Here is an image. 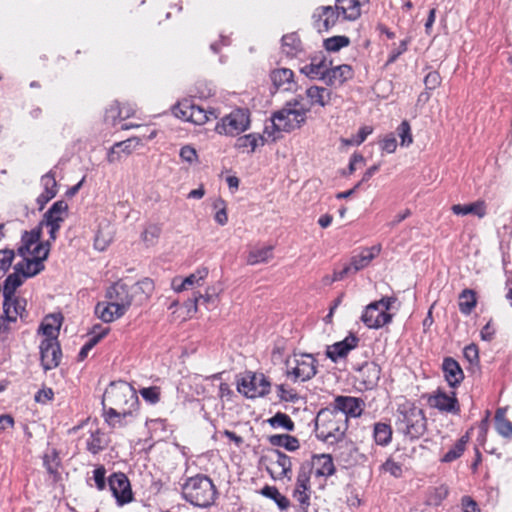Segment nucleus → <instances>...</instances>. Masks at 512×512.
Masks as SVG:
<instances>
[{
  "mask_svg": "<svg viewBox=\"0 0 512 512\" xmlns=\"http://www.w3.org/2000/svg\"><path fill=\"white\" fill-rule=\"evenodd\" d=\"M14 256H15V253L13 250H10V249L0 250V278L2 276H4V274L11 267Z\"/></svg>",
  "mask_w": 512,
  "mask_h": 512,
  "instance_id": "nucleus-52",
  "label": "nucleus"
},
{
  "mask_svg": "<svg viewBox=\"0 0 512 512\" xmlns=\"http://www.w3.org/2000/svg\"><path fill=\"white\" fill-rule=\"evenodd\" d=\"M397 134L400 138L401 146L408 147L413 143L411 127L407 120L402 121L401 124L398 126Z\"/></svg>",
  "mask_w": 512,
  "mask_h": 512,
  "instance_id": "nucleus-50",
  "label": "nucleus"
},
{
  "mask_svg": "<svg viewBox=\"0 0 512 512\" xmlns=\"http://www.w3.org/2000/svg\"><path fill=\"white\" fill-rule=\"evenodd\" d=\"M26 278L18 271H15L8 275L4 281L2 293L3 297H12L18 287H20Z\"/></svg>",
  "mask_w": 512,
  "mask_h": 512,
  "instance_id": "nucleus-41",
  "label": "nucleus"
},
{
  "mask_svg": "<svg viewBox=\"0 0 512 512\" xmlns=\"http://www.w3.org/2000/svg\"><path fill=\"white\" fill-rule=\"evenodd\" d=\"M315 433L319 440L327 444H335L344 439L348 423L346 419H339L338 416L325 418L324 422L315 420Z\"/></svg>",
  "mask_w": 512,
  "mask_h": 512,
  "instance_id": "nucleus-9",
  "label": "nucleus"
},
{
  "mask_svg": "<svg viewBox=\"0 0 512 512\" xmlns=\"http://www.w3.org/2000/svg\"><path fill=\"white\" fill-rule=\"evenodd\" d=\"M136 410H106L103 411V418L107 425L113 429L123 428L128 425V418L133 417Z\"/></svg>",
  "mask_w": 512,
  "mask_h": 512,
  "instance_id": "nucleus-28",
  "label": "nucleus"
},
{
  "mask_svg": "<svg viewBox=\"0 0 512 512\" xmlns=\"http://www.w3.org/2000/svg\"><path fill=\"white\" fill-rule=\"evenodd\" d=\"M102 408L106 410H138L139 399L133 386L125 381L111 382L103 393Z\"/></svg>",
  "mask_w": 512,
  "mask_h": 512,
  "instance_id": "nucleus-1",
  "label": "nucleus"
},
{
  "mask_svg": "<svg viewBox=\"0 0 512 512\" xmlns=\"http://www.w3.org/2000/svg\"><path fill=\"white\" fill-rule=\"evenodd\" d=\"M260 493L273 500L280 510H286L290 507V500L282 495L275 486L266 485L261 489Z\"/></svg>",
  "mask_w": 512,
  "mask_h": 512,
  "instance_id": "nucleus-40",
  "label": "nucleus"
},
{
  "mask_svg": "<svg viewBox=\"0 0 512 512\" xmlns=\"http://www.w3.org/2000/svg\"><path fill=\"white\" fill-rule=\"evenodd\" d=\"M183 498L193 506L210 507L217 496V490L212 480L203 474L190 477L182 485Z\"/></svg>",
  "mask_w": 512,
  "mask_h": 512,
  "instance_id": "nucleus-2",
  "label": "nucleus"
},
{
  "mask_svg": "<svg viewBox=\"0 0 512 512\" xmlns=\"http://www.w3.org/2000/svg\"><path fill=\"white\" fill-rule=\"evenodd\" d=\"M392 427L388 423L377 422L374 424L373 437L377 445L387 446L392 441Z\"/></svg>",
  "mask_w": 512,
  "mask_h": 512,
  "instance_id": "nucleus-37",
  "label": "nucleus"
},
{
  "mask_svg": "<svg viewBox=\"0 0 512 512\" xmlns=\"http://www.w3.org/2000/svg\"><path fill=\"white\" fill-rule=\"evenodd\" d=\"M350 39L344 35L333 36L324 40L323 46L329 52H337L349 46Z\"/></svg>",
  "mask_w": 512,
  "mask_h": 512,
  "instance_id": "nucleus-48",
  "label": "nucleus"
},
{
  "mask_svg": "<svg viewBox=\"0 0 512 512\" xmlns=\"http://www.w3.org/2000/svg\"><path fill=\"white\" fill-rule=\"evenodd\" d=\"M440 83L441 76L437 71L429 72L424 78V84L426 89L428 90L436 89L440 85Z\"/></svg>",
  "mask_w": 512,
  "mask_h": 512,
  "instance_id": "nucleus-60",
  "label": "nucleus"
},
{
  "mask_svg": "<svg viewBox=\"0 0 512 512\" xmlns=\"http://www.w3.org/2000/svg\"><path fill=\"white\" fill-rule=\"evenodd\" d=\"M44 465H45L48 473L53 476L54 480H56L59 475V473H58L59 461H58V457L55 452H53L51 455H48V454L45 455Z\"/></svg>",
  "mask_w": 512,
  "mask_h": 512,
  "instance_id": "nucleus-54",
  "label": "nucleus"
},
{
  "mask_svg": "<svg viewBox=\"0 0 512 512\" xmlns=\"http://www.w3.org/2000/svg\"><path fill=\"white\" fill-rule=\"evenodd\" d=\"M395 302L393 297H383L366 306L361 320L370 329H379L392 321V314L387 311Z\"/></svg>",
  "mask_w": 512,
  "mask_h": 512,
  "instance_id": "nucleus-6",
  "label": "nucleus"
},
{
  "mask_svg": "<svg viewBox=\"0 0 512 512\" xmlns=\"http://www.w3.org/2000/svg\"><path fill=\"white\" fill-rule=\"evenodd\" d=\"M299 40L295 34H288L282 37V46L287 54H293L299 47Z\"/></svg>",
  "mask_w": 512,
  "mask_h": 512,
  "instance_id": "nucleus-57",
  "label": "nucleus"
},
{
  "mask_svg": "<svg viewBox=\"0 0 512 512\" xmlns=\"http://www.w3.org/2000/svg\"><path fill=\"white\" fill-rule=\"evenodd\" d=\"M49 255V249L37 246L36 255L21 256L23 259L14 266L25 278L33 277L44 270V261Z\"/></svg>",
  "mask_w": 512,
  "mask_h": 512,
  "instance_id": "nucleus-13",
  "label": "nucleus"
},
{
  "mask_svg": "<svg viewBox=\"0 0 512 512\" xmlns=\"http://www.w3.org/2000/svg\"><path fill=\"white\" fill-rule=\"evenodd\" d=\"M259 143L261 145H264L265 138L260 134L250 133V134H246L244 136L238 137L236 140V143H235V147L238 149L250 147L251 148L250 152L252 153L255 151V149L257 148Z\"/></svg>",
  "mask_w": 512,
  "mask_h": 512,
  "instance_id": "nucleus-44",
  "label": "nucleus"
},
{
  "mask_svg": "<svg viewBox=\"0 0 512 512\" xmlns=\"http://www.w3.org/2000/svg\"><path fill=\"white\" fill-rule=\"evenodd\" d=\"M353 71L351 66L343 64L333 68L327 66L326 76H324V82L328 86L341 85L346 80L352 78Z\"/></svg>",
  "mask_w": 512,
  "mask_h": 512,
  "instance_id": "nucleus-26",
  "label": "nucleus"
},
{
  "mask_svg": "<svg viewBox=\"0 0 512 512\" xmlns=\"http://www.w3.org/2000/svg\"><path fill=\"white\" fill-rule=\"evenodd\" d=\"M109 488L119 506L130 503L133 500V493L128 477L124 473H114L109 479Z\"/></svg>",
  "mask_w": 512,
  "mask_h": 512,
  "instance_id": "nucleus-16",
  "label": "nucleus"
},
{
  "mask_svg": "<svg viewBox=\"0 0 512 512\" xmlns=\"http://www.w3.org/2000/svg\"><path fill=\"white\" fill-rule=\"evenodd\" d=\"M364 401L351 396H337L330 407L321 409L317 414V421L324 422L325 418L338 416L339 419L359 417L363 412Z\"/></svg>",
  "mask_w": 512,
  "mask_h": 512,
  "instance_id": "nucleus-4",
  "label": "nucleus"
},
{
  "mask_svg": "<svg viewBox=\"0 0 512 512\" xmlns=\"http://www.w3.org/2000/svg\"><path fill=\"white\" fill-rule=\"evenodd\" d=\"M310 107H283L272 115V127L278 132H291L306 122V114Z\"/></svg>",
  "mask_w": 512,
  "mask_h": 512,
  "instance_id": "nucleus-5",
  "label": "nucleus"
},
{
  "mask_svg": "<svg viewBox=\"0 0 512 512\" xmlns=\"http://www.w3.org/2000/svg\"><path fill=\"white\" fill-rule=\"evenodd\" d=\"M310 105L326 106L331 100V91L324 87L311 86L306 90Z\"/></svg>",
  "mask_w": 512,
  "mask_h": 512,
  "instance_id": "nucleus-31",
  "label": "nucleus"
},
{
  "mask_svg": "<svg viewBox=\"0 0 512 512\" xmlns=\"http://www.w3.org/2000/svg\"><path fill=\"white\" fill-rule=\"evenodd\" d=\"M95 434L92 431H89L88 435H83L78 444L80 446H84L87 450H89L92 454H96V445H95Z\"/></svg>",
  "mask_w": 512,
  "mask_h": 512,
  "instance_id": "nucleus-61",
  "label": "nucleus"
},
{
  "mask_svg": "<svg viewBox=\"0 0 512 512\" xmlns=\"http://www.w3.org/2000/svg\"><path fill=\"white\" fill-rule=\"evenodd\" d=\"M397 141L393 134L387 135L381 142V149L387 153L395 152Z\"/></svg>",
  "mask_w": 512,
  "mask_h": 512,
  "instance_id": "nucleus-62",
  "label": "nucleus"
},
{
  "mask_svg": "<svg viewBox=\"0 0 512 512\" xmlns=\"http://www.w3.org/2000/svg\"><path fill=\"white\" fill-rule=\"evenodd\" d=\"M26 305L27 301L24 298L17 297H4L3 313L5 322H16L17 318H26Z\"/></svg>",
  "mask_w": 512,
  "mask_h": 512,
  "instance_id": "nucleus-21",
  "label": "nucleus"
},
{
  "mask_svg": "<svg viewBox=\"0 0 512 512\" xmlns=\"http://www.w3.org/2000/svg\"><path fill=\"white\" fill-rule=\"evenodd\" d=\"M278 397L284 402H296L299 400V395L294 389H287L283 384L277 385Z\"/></svg>",
  "mask_w": 512,
  "mask_h": 512,
  "instance_id": "nucleus-55",
  "label": "nucleus"
},
{
  "mask_svg": "<svg viewBox=\"0 0 512 512\" xmlns=\"http://www.w3.org/2000/svg\"><path fill=\"white\" fill-rule=\"evenodd\" d=\"M495 428L501 436L512 437V422L506 418V410L503 408L497 409L495 413Z\"/></svg>",
  "mask_w": 512,
  "mask_h": 512,
  "instance_id": "nucleus-42",
  "label": "nucleus"
},
{
  "mask_svg": "<svg viewBox=\"0 0 512 512\" xmlns=\"http://www.w3.org/2000/svg\"><path fill=\"white\" fill-rule=\"evenodd\" d=\"M139 393L149 404H156L160 401L161 389L158 386L142 388Z\"/></svg>",
  "mask_w": 512,
  "mask_h": 512,
  "instance_id": "nucleus-51",
  "label": "nucleus"
},
{
  "mask_svg": "<svg viewBox=\"0 0 512 512\" xmlns=\"http://www.w3.org/2000/svg\"><path fill=\"white\" fill-rule=\"evenodd\" d=\"M61 314H51L45 317L44 321L40 326V331L43 333L45 338H53L57 340L58 333L62 324Z\"/></svg>",
  "mask_w": 512,
  "mask_h": 512,
  "instance_id": "nucleus-30",
  "label": "nucleus"
},
{
  "mask_svg": "<svg viewBox=\"0 0 512 512\" xmlns=\"http://www.w3.org/2000/svg\"><path fill=\"white\" fill-rule=\"evenodd\" d=\"M207 275L208 270L206 268H202L198 269L196 272L190 274L182 280L184 281V285H187L188 288H191L194 285H199L200 281L203 280Z\"/></svg>",
  "mask_w": 512,
  "mask_h": 512,
  "instance_id": "nucleus-56",
  "label": "nucleus"
},
{
  "mask_svg": "<svg viewBox=\"0 0 512 512\" xmlns=\"http://www.w3.org/2000/svg\"><path fill=\"white\" fill-rule=\"evenodd\" d=\"M294 73L288 68L275 69L271 72L270 78L276 90L293 91L296 83L293 79Z\"/></svg>",
  "mask_w": 512,
  "mask_h": 512,
  "instance_id": "nucleus-24",
  "label": "nucleus"
},
{
  "mask_svg": "<svg viewBox=\"0 0 512 512\" xmlns=\"http://www.w3.org/2000/svg\"><path fill=\"white\" fill-rule=\"evenodd\" d=\"M123 315L124 314H119V312H116L114 306H112V303L108 301L107 306L102 309L101 314L100 316H98V318H101L105 323H109L120 318Z\"/></svg>",
  "mask_w": 512,
  "mask_h": 512,
  "instance_id": "nucleus-58",
  "label": "nucleus"
},
{
  "mask_svg": "<svg viewBox=\"0 0 512 512\" xmlns=\"http://www.w3.org/2000/svg\"><path fill=\"white\" fill-rule=\"evenodd\" d=\"M173 113L176 117L196 125H203L211 118H217L213 111H207L204 108L195 105L191 100L178 102L173 107Z\"/></svg>",
  "mask_w": 512,
  "mask_h": 512,
  "instance_id": "nucleus-10",
  "label": "nucleus"
},
{
  "mask_svg": "<svg viewBox=\"0 0 512 512\" xmlns=\"http://www.w3.org/2000/svg\"><path fill=\"white\" fill-rule=\"evenodd\" d=\"M267 422L273 428H283L289 432L295 429V424L290 416L282 412H277L273 417L269 418Z\"/></svg>",
  "mask_w": 512,
  "mask_h": 512,
  "instance_id": "nucleus-47",
  "label": "nucleus"
},
{
  "mask_svg": "<svg viewBox=\"0 0 512 512\" xmlns=\"http://www.w3.org/2000/svg\"><path fill=\"white\" fill-rule=\"evenodd\" d=\"M359 338L353 334H349L342 341L327 346L326 356L334 363L339 359L346 358L351 350L356 348Z\"/></svg>",
  "mask_w": 512,
  "mask_h": 512,
  "instance_id": "nucleus-20",
  "label": "nucleus"
},
{
  "mask_svg": "<svg viewBox=\"0 0 512 512\" xmlns=\"http://www.w3.org/2000/svg\"><path fill=\"white\" fill-rule=\"evenodd\" d=\"M464 357L471 363L479 361L478 348L475 344H470L464 348Z\"/></svg>",
  "mask_w": 512,
  "mask_h": 512,
  "instance_id": "nucleus-64",
  "label": "nucleus"
},
{
  "mask_svg": "<svg viewBox=\"0 0 512 512\" xmlns=\"http://www.w3.org/2000/svg\"><path fill=\"white\" fill-rule=\"evenodd\" d=\"M363 369L368 372V379L365 380L367 385H376L380 379L381 369L375 363L366 364Z\"/></svg>",
  "mask_w": 512,
  "mask_h": 512,
  "instance_id": "nucleus-53",
  "label": "nucleus"
},
{
  "mask_svg": "<svg viewBox=\"0 0 512 512\" xmlns=\"http://www.w3.org/2000/svg\"><path fill=\"white\" fill-rule=\"evenodd\" d=\"M268 441L272 446L283 447L288 451H296L300 447L299 440L289 434H275L268 437Z\"/></svg>",
  "mask_w": 512,
  "mask_h": 512,
  "instance_id": "nucleus-35",
  "label": "nucleus"
},
{
  "mask_svg": "<svg viewBox=\"0 0 512 512\" xmlns=\"http://www.w3.org/2000/svg\"><path fill=\"white\" fill-rule=\"evenodd\" d=\"M271 383L263 373H252L238 383V391L247 398L264 397L269 394Z\"/></svg>",
  "mask_w": 512,
  "mask_h": 512,
  "instance_id": "nucleus-11",
  "label": "nucleus"
},
{
  "mask_svg": "<svg viewBox=\"0 0 512 512\" xmlns=\"http://www.w3.org/2000/svg\"><path fill=\"white\" fill-rule=\"evenodd\" d=\"M68 205L65 201H56L44 214L42 224L60 226L67 215Z\"/></svg>",
  "mask_w": 512,
  "mask_h": 512,
  "instance_id": "nucleus-27",
  "label": "nucleus"
},
{
  "mask_svg": "<svg viewBox=\"0 0 512 512\" xmlns=\"http://www.w3.org/2000/svg\"><path fill=\"white\" fill-rule=\"evenodd\" d=\"M314 465L316 466L315 474L317 476H331L335 472L332 457L322 454L314 456Z\"/></svg>",
  "mask_w": 512,
  "mask_h": 512,
  "instance_id": "nucleus-38",
  "label": "nucleus"
},
{
  "mask_svg": "<svg viewBox=\"0 0 512 512\" xmlns=\"http://www.w3.org/2000/svg\"><path fill=\"white\" fill-rule=\"evenodd\" d=\"M267 459L271 465L267 470L274 480L292 479L291 457L278 449H271Z\"/></svg>",
  "mask_w": 512,
  "mask_h": 512,
  "instance_id": "nucleus-12",
  "label": "nucleus"
},
{
  "mask_svg": "<svg viewBox=\"0 0 512 512\" xmlns=\"http://www.w3.org/2000/svg\"><path fill=\"white\" fill-rule=\"evenodd\" d=\"M294 363L292 370L287 372L293 376L294 381H308L317 373L316 360L310 354L295 355Z\"/></svg>",
  "mask_w": 512,
  "mask_h": 512,
  "instance_id": "nucleus-17",
  "label": "nucleus"
},
{
  "mask_svg": "<svg viewBox=\"0 0 512 512\" xmlns=\"http://www.w3.org/2000/svg\"><path fill=\"white\" fill-rule=\"evenodd\" d=\"M180 157L183 161L193 163L197 159V153L193 147L186 145L181 148Z\"/></svg>",
  "mask_w": 512,
  "mask_h": 512,
  "instance_id": "nucleus-63",
  "label": "nucleus"
},
{
  "mask_svg": "<svg viewBox=\"0 0 512 512\" xmlns=\"http://www.w3.org/2000/svg\"><path fill=\"white\" fill-rule=\"evenodd\" d=\"M40 239V231L32 230L25 231L21 237V245L17 249V253L19 256H30L32 254L36 255L37 246H41L44 249L50 250L49 241L46 243L39 242Z\"/></svg>",
  "mask_w": 512,
  "mask_h": 512,
  "instance_id": "nucleus-22",
  "label": "nucleus"
},
{
  "mask_svg": "<svg viewBox=\"0 0 512 512\" xmlns=\"http://www.w3.org/2000/svg\"><path fill=\"white\" fill-rule=\"evenodd\" d=\"M341 14L340 9L335 6H321L313 14L314 26L318 32H328L337 23Z\"/></svg>",
  "mask_w": 512,
  "mask_h": 512,
  "instance_id": "nucleus-19",
  "label": "nucleus"
},
{
  "mask_svg": "<svg viewBox=\"0 0 512 512\" xmlns=\"http://www.w3.org/2000/svg\"><path fill=\"white\" fill-rule=\"evenodd\" d=\"M428 404L443 413L458 415L460 413V405L455 392L450 395L438 389L433 395L428 397Z\"/></svg>",
  "mask_w": 512,
  "mask_h": 512,
  "instance_id": "nucleus-18",
  "label": "nucleus"
},
{
  "mask_svg": "<svg viewBox=\"0 0 512 512\" xmlns=\"http://www.w3.org/2000/svg\"><path fill=\"white\" fill-rule=\"evenodd\" d=\"M115 229L109 223L105 222L100 224V230H98V250H104L114 238Z\"/></svg>",
  "mask_w": 512,
  "mask_h": 512,
  "instance_id": "nucleus-45",
  "label": "nucleus"
},
{
  "mask_svg": "<svg viewBox=\"0 0 512 512\" xmlns=\"http://www.w3.org/2000/svg\"><path fill=\"white\" fill-rule=\"evenodd\" d=\"M162 232V227L159 224H149L143 231L141 237L146 245H154Z\"/></svg>",
  "mask_w": 512,
  "mask_h": 512,
  "instance_id": "nucleus-49",
  "label": "nucleus"
},
{
  "mask_svg": "<svg viewBox=\"0 0 512 512\" xmlns=\"http://www.w3.org/2000/svg\"><path fill=\"white\" fill-rule=\"evenodd\" d=\"M311 470L312 467L309 463L301 464L298 470L295 487L292 492V498L296 502L297 512H308L310 507L312 493L310 484Z\"/></svg>",
  "mask_w": 512,
  "mask_h": 512,
  "instance_id": "nucleus-8",
  "label": "nucleus"
},
{
  "mask_svg": "<svg viewBox=\"0 0 512 512\" xmlns=\"http://www.w3.org/2000/svg\"><path fill=\"white\" fill-rule=\"evenodd\" d=\"M250 111L247 108H236L221 118L215 131L220 135L237 136L250 127Z\"/></svg>",
  "mask_w": 512,
  "mask_h": 512,
  "instance_id": "nucleus-7",
  "label": "nucleus"
},
{
  "mask_svg": "<svg viewBox=\"0 0 512 512\" xmlns=\"http://www.w3.org/2000/svg\"><path fill=\"white\" fill-rule=\"evenodd\" d=\"M477 304L476 293L471 289H464L459 295V310L464 315L471 314Z\"/></svg>",
  "mask_w": 512,
  "mask_h": 512,
  "instance_id": "nucleus-43",
  "label": "nucleus"
},
{
  "mask_svg": "<svg viewBox=\"0 0 512 512\" xmlns=\"http://www.w3.org/2000/svg\"><path fill=\"white\" fill-rule=\"evenodd\" d=\"M397 412V422L406 436L417 439L425 433L427 419L422 409L410 404L399 407Z\"/></svg>",
  "mask_w": 512,
  "mask_h": 512,
  "instance_id": "nucleus-3",
  "label": "nucleus"
},
{
  "mask_svg": "<svg viewBox=\"0 0 512 512\" xmlns=\"http://www.w3.org/2000/svg\"><path fill=\"white\" fill-rule=\"evenodd\" d=\"M380 251V245L365 248L358 255L353 256L350 262L346 265L351 266V273L355 274L363 268L367 267L370 262L380 253Z\"/></svg>",
  "mask_w": 512,
  "mask_h": 512,
  "instance_id": "nucleus-25",
  "label": "nucleus"
},
{
  "mask_svg": "<svg viewBox=\"0 0 512 512\" xmlns=\"http://www.w3.org/2000/svg\"><path fill=\"white\" fill-rule=\"evenodd\" d=\"M133 139L116 142L107 152V161L115 163L121 160L123 155H129L132 152Z\"/></svg>",
  "mask_w": 512,
  "mask_h": 512,
  "instance_id": "nucleus-34",
  "label": "nucleus"
},
{
  "mask_svg": "<svg viewBox=\"0 0 512 512\" xmlns=\"http://www.w3.org/2000/svg\"><path fill=\"white\" fill-rule=\"evenodd\" d=\"M106 298L119 314H125L132 303L129 287L122 281L115 282L107 289Z\"/></svg>",
  "mask_w": 512,
  "mask_h": 512,
  "instance_id": "nucleus-14",
  "label": "nucleus"
},
{
  "mask_svg": "<svg viewBox=\"0 0 512 512\" xmlns=\"http://www.w3.org/2000/svg\"><path fill=\"white\" fill-rule=\"evenodd\" d=\"M444 378L448 385L456 388L464 379V373L459 363L452 357H446L442 363Z\"/></svg>",
  "mask_w": 512,
  "mask_h": 512,
  "instance_id": "nucleus-23",
  "label": "nucleus"
},
{
  "mask_svg": "<svg viewBox=\"0 0 512 512\" xmlns=\"http://www.w3.org/2000/svg\"><path fill=\"white\" fill-rule=\"evenodd\" d=\"M468 442V436L464 435L462 436L455 445L450 448L447 453L443 455L441 458V461L444 463H450L456 459H458L463 452L465 451L466 444Z\"/></svg>",
  "mask_w": 512,
  "mask_h": 512,
  "instance_id": "nucleus-46",
  "label": "nucleus"
},
{
  "mask_svg": "<svg viewBox=\"0 0 512 512\" xmlns=\"http://www.w3.org/2000/svg\"><path fill=\"white\" fill-rule=\"evenodd\" d=\"M134 112L135 110L131 105L123 104L120 107L119 104H117L116 106H111V108L105 112L104 120L107 123L115 125L117 118H119L120 120L127 119L133 116Z\"/></svg>",
  "mask_w": 512,
  "mask_h": 512,
  "instance_id": "nucleus-33",
  "label": "nucleus"
},
{
  "mask_svg": "<svg viewBox=\"0 0 512 512\" xmlns=\"http://www.w3.org/2000/svg\"><path fill=\"white\" fill-rule=\"evenodd\" d=\"M273 257V246H264L261 248L252 249L247 257V264L256 265L265 263Z\"/></svg>",
  "mask_w": 512,
  "mask_h": 512,
  "instance_id": "nucleus-39",
  "label": "nucleus"
},
{
  "mask_svg": "<svg viewBox=\"0 0 512 512\" xmlns=\"http://www.w3.org/2000/svg\"><path fill=\"white\" fill-rule=\"evenodd\" d=\"M41 365L45 371L56 368L61 361L62 352L57 340L44 338L39 346Z\"/></svg>",
  "mask_w": 512,
  "mask_h": 512,
  "instance_id": "nucleus-15",
  "label": "nucleus"
},
{
  "mask_svg": "<svg viewBox=\"0 0 512 512\" xmlns=\"http://www.w3.org/2000/svg\"><path fill=\"white\" fill-rule=\"evenodd\" d=\"M41 184L44 188L43 192H50L53 193V196H56L57 194V183L55 176L52 172H49L42 176L41 178Z\"/></svg>",
  "mask_w": 512,
  "mask_h": 512,
  "instance_id": "nucleus-59",
  "label": "nucleus"
},
{
  "mask_svg": "<svg viewBox=\"0 0 512 512\" xmlns=\"http://www.w3.org/2000/svg\"><path fill=\"white\" fill-rule=\"evenodd\" d=\"M451 210L455 215L459 216L473 214L479 218H483L486 215V207L483 201H476L465 205L455 204L452 206Z\"/></svg>",
  "mask_w": 512,
  "mask_h": 512,
  "instance_id": "nucleus-32",
  "label": "nucleus"
},
{
  "mask_svg": "<svg viewBox=\"0 0 512 512\" xmlns=\"http://www.w3.org/2000/svg\"><path fill=\"white\" fill-rule=\"evenodd\" d=\"M337 8L340 9L343 18L348 21H355L361 16V6L367 0H335Z\"/></svg>",
  "mask_w": 512,
  "mask_h": 512,
  "instance_id": "nucleus-29",
  "label": "nucleus"
},
{
  "mask_svg": "<svg viewBox=\"0 0 512 512\" xmlns=\"http://www.w3.org/2000/svg\"><path fill=\"white\" fill-rule=\"evenodd\" d=\"M327 62L325 59L317 61L313 59L310 64L301 68V72L311 79H321L324 81V76L327 72Z\"/></svg>",
  "mask_w": 512,
  "mask_h": 512,
  "instance_id": "nucleus-36",
  "label": "nucleus"
}]
</instances>
